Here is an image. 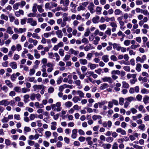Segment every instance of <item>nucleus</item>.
Returning a JSON list of instances; mask_svg holds the SVG:
<instances>
[{
  "instance_id": "4d7b16f0",
  "label": "nucleus",
  "mask_w": 149,
  "mask_h": 149,
  "mask_svg": "<svg viewBox=\"0 0 149 149\" xmlns=\"http://www.w3.org/2000/svg\"><path fill=\"white\" fill-rule=\"evenodd\" d=\"M20 6L19 3H17L13 5V8L15 10H17L19 6Z\"/></svg>"
},
{
  "instance_id": "f257e3e1",
  "label": "nucleus",
  "mask_w": 149,
  "mask_h": 149,
  "mask_svg": "<svg viewBox=\"0 0 149 149\" xmlns=\"http://www.w3.org/2000/svg\"><path fill=\"white\" fill-rule=\"evenodd\" d=\"M89 40L90 41H92L94 45H97L98 44L100 40V38L98 36H94L93 34H92L89 36Z\"/></svg>"
},
{
  "instance_id": "13d9d810",
  "label": "nucleus",
  "mask_w": 149,
  "mask_h": 149,
  "mask_svg": "<svg viewBox=\"0 0 149 149\" xmlns=\"http://www.w3.org/2000/svg\"><path fill=\"white\" fill-rule=\"evenodd\" d=\"M105 33L109 36H110L111 34V29L109 28H108L107 30L105 32Z\"/></svg>"
},
{
  "instance_id": "37998d69",
  "label": "nucleus",
  "mask_w": 149,
  "mask_h": 149,
  "mask_svg": "<svg viewBox=\"0 0 149 149\" xmlns=\"http://www.w3.org/2000/svg\"><path fill=\"white\" fill-rule=\"evenodd\" d=\"M101 118L102 117L100 115H94L92 116V118L94 120H96L97 119H99Z\"/></svg>"
},
{
  "instance_id": "4468645a",
  "label": "nucleus",
  "mask_w": 149,
  "mask_h": 149,
  "mask_svg": "<svg viewBox=\"0 0 149 149\" xmlns=\"http://www.w3.org/2000/svg\"><path fill=\"white\" fill-rule=\"evenodd\" d=\"M113 48L114 49H116L117 51H119L120 50L121 46L119 44L115 43H113Z\"/></svg>"
},
{
  "instance_id": "c85d7f7f",
  "label": "nucleus",
  "mask_w": 149,
  "mask_h": 149,
  "mask_svg": "<svg viewBox=\"0 0 149 149\" xmlns=\"http://www.w3.org/2000/svg\"><path fill=\"white\" fill-rule=\"evenodd\" d=\"M109 87V85L107 84L104 83L103 84L101 85L100 87V89L101 90H104Z\"/></svg>"
},
{
  "instance_id": "c756f323",
  "label": "nucleus",
  "mask_w": 149,
  "mask_h": 149,
  "mask_svg": "<svg viewBox=\"0 0 149 149\" xmlns=\"http://www.w3.org/2000/svg\"><path fill=\"white\" fill-rule=\"evenodd\" d=\"M34 51L35 52L34 54L35 57L37 59L39 58L40 57V56L38 53V51L36 49H34Z\"/></svg>"
},
{
  "instance_id": "72a5a7b5",
  "label": "nucleus",
  "mask_w": 149,
  "mask_h": 149,
  "mask_svg": "<svg viewBox=\"0 0 149 149\" xmlns=\"http://www.w3.org/2000/svg\"><path fill=\"white\" fill-rule=\"evenodd\" d=\"M77 94L79 95V96L81 98H84V94L83 92L80 90H78Z\"/></svg>"
},
{
  "instance_id": "c03bdc74",
  "label": "nucleus",
  "mask_w": 149,
  "mask_h": 149,
  "mask_svg": "<svg viewBox=\"0 0 149 149\" xmlns=\"http://www.w3.org/2000/svg\"><path fill=\"white\" fill-rule=\"evenodd\" d=\"M9 18L10 21L11 22H12L16 19L15 18L14 16L12 15V14H10L9 15Z\"/></svg>"
},
{
  "instance_id": "4c0bfd02",
  "label": "nucleus",
  "mask_w": 149,
  "mask_h": 149,
  "mask_svg": "<svg viewBox=\"0 0 149 149\" xmlns=\"http://www.w3.org/2000/svg\"><path fill=\"white\" fill-rule=\"evenodd\" d=\"M63 78L61 76L59 77L57 79L56 82L57 85H59L62 82Z\"/></svg>"
},
{
  "instance_id": "58836bf2",
  "label": "nucleus",
  "mask_w": 149,
  "mask_h": 149,
  "mask_svg": "<svg viewBox=\"0 0 149 149\" xmlns=\"http://www.w3.org/2000/svg\"><path fill=\"white\" fill-rule=\"evenodd\" d=\"M81 100L78 96H75L72 98V101L74 102H77L78 101H80Z\"/></svg>"
},
{
  "instance_id": "ddd939ff",
  "label": "nucleus",
  "mask_w": 149,
  "mask_h": 149,
  "mask_svg": "<svg viewBox=\"0 0 149 149\" xmlns=\"http://www.w3.org/2000/svg\"><path fill=\"white\" fill-rule=\"evenodd\" d=\"M56 34L59 38H62L63 36V34L61 30H58L56 32Z\"/></svg>"
},
{
  "instance_id": "393cba45",
  "label": "nucleus",
  "mask_w": 149,
  "mask_h": 149,
  "mask_svg": "<svg viewBox=\"0 0 149 149\" xmlns=\"http://www.w3.org/2000/svg\"><path fill=\"white\" fill-rule=\"evenodd\" d=\"M72 103L70 101H68L65 103V107L68 108H70L71 107L72 105Z\"/></svg>"
},
{
  "instance_id": "423d86ee",
  "label": "nucleus",
  "mask_w": 149,
  "mask_h": 149,
  "mask_svg": "<svg viewBox=\"0 0 149 149\" xmlns=\"http://www.w3.org/2000/svg\"><path fill=\"white\" fill-rule=\"evenodd\" d=\"M101 79L103 82H107L109 83L113 82V79L110 77H105L102 78Z\"/></svg>"
},
{
  "instance_id": "338daca9",
  "label": "nucleus",
  "mask_w": 149,
  "mask_h": 149,
  "mask_svg": "<svg viewBox=\"0 0 149 149\" xmlns=\"http://www.w3.org/2000/svg\"><path fill=\"white\" fill-rule=\"evenodd\" d=\"M146 55H143L141 58H140V63H143L144 62V61L146 60Z\"/></svg>"
},
{
  "instance_id": "e2e57ef3",
  "label": "nucleus",
  "mask_w": 149,
  "mask_h": 149,
  "mask_svg": "<svg viewBox=\"0 0 149 149\" xmlns=\"http://www.w3.org/2000/svg\"><path fill=\"white\" fill-rule=\"evenodd\" d=\"M149 99V97L146 95L143 98V101L145 104L148 103V101Z\"/></svg>"
},
{
  "instance_id": "473e14b6",
  "label": "nucleus",
  "mask_w": 149,
  "mask_h": 149,
  "mask_svg": "<svg viewBox=\"0 0 149 149\" xmlns=\"http://www.w3.org/2000/svg\"><path fill=\"white\" fill-rule=\"evenodd\" d=\"M125 100H127V101L129 103L135 100V98L131 96L126 98H125Z\"/></svg>"
},
{
  "instance_id": "6ab92c4d",
  "label": "nucleus",
  "mask_w": 149,
  "mask_h": 149,
  "mask_svg": "<svg viewBox=\"0 0 149 149\" xmlns=\"http://www.w3.org/2000/svg\"><path fill=\"white\" fill-rule=\"evenodd\" d=\"M5 82L6 84L9 88H11L13 87L12 83L10 80H6L5 81Z\"/></svg>"
},
{
  "instance_id": "09e8293b",
  "label": "nucleus",
  "mask_w": 149,
  "mask_h": 149,
  "mask_svg": "<svg viewBox=\"0 0 149 149\" xmlns=\"http://www.w3.org/2000/svg\"><path fill=\"white\" fill-rule=\"evenodd\" d=\"M31 131V128L28 127H24V131L25 134L27 132H30Z\"/></svg>"
},
{
  "instance_id": "f704fd0d",
  "label": "nucleus",
  "mask_w": 149,
  "mask_h": 149,
  "mask_svg": "<svg viewBox=\"0 0 149 149\" xmlns=\"http://www.w3.org/2000/svg\"><path fill=\"white\" fill-rule=\"evenodd\" d=\"M35 77H29L27 79V81L30 82H33L34 83H36L37 82V80H35Z\"/></svg>"
},
{
  "instance_id": "cd10ccee",
  "label": "nucleus",
  "mask_w": 149,
  "mask_h": 149,
  "mask_svg": "<svg viewBox=\"0 0 149 149\" xmlns=\"http://www.w3.org/2000/svg\"><path fill=\"white\" fill-rule=\"evenodd\" d=\"M93 47L91 46V44H89L88 45H86L84 47V50L86 51H88L90 49H92Z\"/></svg>"
},
{
  "instance_id": "ea45409f",
  "label": "nucleus",
  "mask_w": 149,
  "mask_h": 149,
  "mask_svg": "<svg viewBox=\"0 0 149 149\" xmlns=\"http://www.w3.org/2000/svg\"><path fill=\"white\" fill-rule=\"evenodd\" d=\"M113 140V139L112 137L111 136L108 137L106 139V141L108 143H111Z\"/></svg>"
},
{
  "instance_id": "774afa93",
  "label": "nucleus",
  "mask_w": 149,
  "mask_h": 149,
  "mask_svg": "<svg viewBox=\"0 0 149 149\" xmlns=\"http://www.w3.org/2000/svg\"><path fill=\"white\" fill-rule=\"evenodd\" d=\"M81 70L83 73H84L87 70V68L85 66H82L81 67Z\"/></svg>"
},
{
  "instance_id": "39448f33",
  "label": "nucleus",
  "mask_w": 149,
  "mask_h": 149,
  "mask_svg": "<svg viewBox=\"0 0 149 149\" xmlns=\"http://www.w3.org/2000/svg\"><path fill=\"white\" fill-rule=\"evenodd\" d=\"M44 86L43 85H37L35 84L33 85V88L35 91H39L42 88H44Z\"/></svg>"
},
{
  "instance_id": "bf43d9fd",
  "label": "nucleus",
  "mask_w": 149,
  "mask_h": 149,
  "mask_svg": "<svg viewBox=\"0 0 149 149\" xmlns=\"http://www.w3.org/2000/svg\"><path fill=\"white\" fill-rule=\"evenodd\" d=\"M17 77L15 74H12L10 77V79L12 81H15Z\"/></svg>"
},
{
  "instance_id": "f8f14e48",
  "label": "nucleus",
  "mask_w": 149,
  "mask_h": 149,
  "mask_svg": "<svg viewBox=\"0 0 149 149\" xmlns=\"http://www.w3.org/2000/svg\"><path fill=\"white\" fill-rule=\"evenodd\" d=\"M100 17L98 16H96L93 17L92 19V21L94 24L98 23L99 22Z\"/></svg>"
},
{
  "instance_id": "0eeeda50",
  "label": "nucleus",
  "mask_w": 149,
  "mask_h": 149,
  "mask_svg": "<svg viewBox=\"0 0 149 149\" xmlns=\"http://www.w3.org/2000/svg\"><path fill=\"white\" fill-rule=\"evenodd\" d=\"M10 104V102L8 100H3L0 101V105L5 106H8Z\"/></svg>"
},
{
  "instance_id": "a211bd4d",
  "label": "nucleus",
  "mask_w": 149,
  "mask_h": 149,
  "mask_svg": "<svg viewBox=\"0 0 149 149\" xmlns=\"http://www.w3.org/2000/svg\"><path fill=\"white\" fill-rule=\"evenodd\" d=\"M51 129L52 130H55L56 129V126L57 125L56 122H52L51 123Z\"/></svg>"
},
{
  "instance_id": "b1692460",
  "label": "nucleus",
  "mask_w": 149,
  "mask_h": 149,
  "mask_svg": "<svg viewBox=\"0 0 149 149\" xmlns=\"http://www.w3.org/2000/svg\"><path fill=\"white\" fill-rule=\"evenodd\" d=\"M119 24L120 25V28L122 30H123L125 28V26H124L125 23L123 21H121L119 22Z\"/></svg>"
},
{
  "instance_id": "5701e85b",
  "label": "nucleus",
  "mask_w": 149,
  "mask_h": 149,
  "mask_svg": "<svg viewBox=\"0 0 149 149\" xmlns=\"http://www.w3.org/2000/svg\"><path fill=\"white\" fill-rule=\"evenodd\" d=\"M109 56L107 55H104L102 57V59L105 63L108 62L109 61Z\"/></svg>"
},
{
  "instance_id": "6e6d98bb",
  "label": "nucleus",
  "mask_w": 149,
  "mask_h": 149,
  "mask_svg": "<svg viewBox=\"0 0 149 149\" xmlns=\"http://www.w3.org/2000/svg\"><path fill=\"white\" fill-rule=\"evenodd\" d=\"M64 50L62 49H59L58 53L61 56H63L64 55Z\"/></svg>"
},
{
  "instance_id": "5fc2aeb1",
  "label": "nucleus",
  "mask_w": 149,
  "mask_h": 149,
  "mask_svg": "<svg viewBox=\"0 0 149 149\" xmlns=\"http://www.w3.org/2000/svg\"><path fill=\"white\" fill-rule=\"evenodd\" d=\"M1 89L4 92L6 93L8 91V87L6 86H3L1 88Z\"/></svg>"
},
{
  "instance_id": "2f4dec72",
  "label": "nucleus",
  "mask_w": 149,
  "mask_h": 149,
  "mask_svg": "<svg viewBox=\"0 0 149 149\" xmlns=\"http://www.w3.org/2000/svg\"><path fill=\"white\" fill-rule=\"evenodd\" d=\"M105 21L107 22H109V21H114L115 20V18L114 17H112L111 18H109L108 17H105Z\"/></svg>"
},
{
  "instance_id": "a19ab883",
  "label": "nucleus",
  "mask_w": 149,
  "mask_h": 149,
  "mask_svg": "<svg viewBox=\"0 0 149 149\" xmlns=\"http://www.w3.org/2000/svg\"><path fill=\"white\" fill-rule=\"evenodd\" d=\"M107 27V25L106 24H103L100 25L99 26V28L101 30H104Z\"/></svg>"
},
{
  "instance_id": "9b49d317",
  "label": "nucleus",
  "mask_w": 149,
  "mask_h": 149,
  "mask_svg": "<svg viewBox=\"0 0 149 149\" xmlns=\"http://www.w3.org/2000/svg\"><path fill=\"white\" fill-rule=\"evenodd\" d=\"M55 104L56 107H57L56 111L58 112L60 111L62 109V107H61V103L60 102H58Z\"/></svg>"
},
{
  "instance_id": "9d476101",
  "label": "nucleus",
  "mask_w": 149,
  "mask_h": 149,
  "mask_svg": "<svg viewBox=\"0 0 149 149\" xmlns=\"http://www.w3.org/2000/svg\"><path fill=\"white\" fill-rule=\"evenodd\" d=\"M77 130L74 129L72 131V134H71V138L73 139H75L76 138L77 136Z\"/></svg>"
},
{
  "instance_id": "49530a36",
  "label": "nucleus",
  "mask_w": 149,
  "mask_h": 149,
  "mask_svg": "<svg viewBox=\"0 0 149 149\" xmlns=\"http://www.w3.org/2000/svg\"><path fill=\"white\" fill-rule=\"evenodd\" d=\"M30 91V89L26 88H22V92L23 93H26L27 92H29Z\"/></svg>"
},
{
  "instance_id": "f3484780",
  "label": "nucleus",
  "mask_w": 149,
  "mask_h": 149,
  "mask_svg": "<svg viewBox=\"0 0 149 149\" xmlns=\"http://www.w3.org/2000/svg\"><path fill=\"white\" fill-rule=\"evenodd\" d=\"M116 131L118 133H120L122 135H124L126 134L125 131V130L122 129L121 128H118L117 129H116Z\"/></svg>"
},
{
  "instance_id": "864d4df0",
  "label": "nucleus",
  "mask_w": 149,
  "mask_h": 149,
  "mask_svg": "<svg viewBox=\"0 0 149 149\" xmlns=\"http://www.w3.org/2000/svg\"><path fill=\"white\" fill-rule=\"evenodd\" d=\"M110 58L111 60L113 61H118V58L116 56L114 55H112L110 57Z\"/></svg>"
},
{
  "instance_id": "412c9836",
  "label": "nucleus",
  "mask_w": 149,
  "mask_h": 149,
  "mask_svg": "<svg viewBox=\"0 0 149 149\" xmlns=\"http://www.w3.org/2000/svg\"><path fill=\"white\" fill-rule=\"evenodd\" d=\"M30 96L28 94H26L24 96V101L25 103H26L29 101Z\"/></svg>"
},
{
  "instance_id": "8fccbe9b",
  "label": "nucleus",
  "mask_w": 149,
  "mask_h": 149,
  "mask_svg": "<svg viewBox=\"0 0 149 149\" xmlns=\"http://www.w3.org/2000/svg\"><path fill=\"white\" fill-rule=\"evenodd\" d=\"M19 36L17 33H15L12 35L11 38L13 40H16L18 39Z\"/></svg>"
},
{
  "instance_id": "3c124183",
  "label": "nucleus",
  "mask_w": 149,
  "mask_h": 149,
  "mask_svg": "<svg viewBox=\"0 0 149 149\" xmlns=\"http://www.w3.org/2000/svg\"><path fill=\"white\" fill-rule=\"evenodd\" d=\"M122 11L119 9H116L114 11V13L116 15H118L122 13Z\"/></svg>"
},
{
  "instance_id": "de8ad7c7",
  "label": "nucleus",
  "mask_w": 149,
  "mask_h": 149,
  "mask_svg": "<svg viewBox=\"0 0 149 149\" xmlns=\"http://www.w3.org/2000/svg\"><path fill=\"white\" fill-rule=\"evenodd\" d=\"M37 8L38 11L40 13H42L44 11V9L42 8V6L41 5L38 6Z\"/></svg>"
},
{
  "instance_id": "7c9ffc66",
  "label": "nucleus",
  "mask_w": 149,
  "mask_h": 149,
  "mask_svg": "<svg viewBox=\"0 0 149 149\" xmlns=\"http://www.w3.org/2000/svg\"><path fill=\"white\" fill-rule=\"evenodd\" d=\"M45 7L46 10H51L52 8V6H50V3H47L45 5Z\"/></svg>"
},
{
  "instance_id": "bb28decb",
  "label": "nucleus",
  "mask_w": 149,
  "mask_h": 149,
  "mask_svg": "<svg viewBox=\"0 0 149 149\" xmlns=\"http://www.w3.org/2000/svg\"><path fill=\"white\" fill-rule=\"evenodd\" d=\"M10 65L13 69H16L17 68V65L15 62H13L10 63Z\"/></svg>"
},
{
  "instance_id": "a878e982",
  "label": "nucleus",
  "mask_w": 149,
  "mask_h": 149,
  "mask_svg": "<svg viewBox=\"0 0 149 149\" xmlns=\"http://www.w3.org/2000/svg\"><path fill=\"white\" fill-rule=\"evenodd\" d=\"M121 86V84L119 83H117L115 85V87L114 88V90L116 91H119L120 90L119 87Z\"/></svg>"
},
{
  "instance_id": "aec40b11",
  "label": "nucleus",
  "mask_w": 149,
  "mask_h": 149,
  "mask_svg": "<svg viewBox=\"0 0 149 149\" xmlns=\"http://www.w3.org/2000/svg\"><path fill=\"white\" fill-rule=\"evenodd\" d=\"M79 61L80 63L82 65H86L88 63L87 60L85 59H80L79 60Z\"/></svg>"
},
{
  "instance_id": "603ef678",
  "label": "nucleus",
  "mask_w": 149,
  "mask_h": 149,
  "mask_svg": "<svg viewBox=\"0 0 149 149\" xmlns=\"http://www.w3.org/2000/svg\"><path fill=\"white\" fill-rule=\"evenodd\" d=\"M52 34V32L45 33H44L43 35L45 38H48L51 36Z\"/></svg>"
},
{
  "instance_id": "0e129e2a",
  "label": "nucleus",
  "mask_w": 149,
  "mask_h": 149,
  "mask_svg": "<svg viewBox=\"0 0 149 149\" xmlns=\"http://www.w3.org/2000/svg\"><path fill=\"white\" fill-rule=\"evenodd\" d=\"M84 25L81 24L78 27V29L79 31H84V28L83 27Z\"/></svg>"
},
{
  "instance_id": "69168bd1",
  "label": "nucleus",
  "mask_w": 149,
  "mask_h": 149,
  "mask_svg": "<svg viewBox=\"0 0 149 149\" xmlns=\"http://www.w3.org/2000/svg\"><path fill=\"white\" fill-rule=\"evenodd\" d=\"M32 37L35 38L39 39L40 38V36L38 35V34L36 33H33L32 35Z\"/></svg>"
},
{
  "instance_id": "2eb2a0df",
  "label": "nucleus",
  "mask_w": 149,
  "mask_h": 149,
  "mask_svg": "<svg viewBox=\"0 0 149 149\" xmlns=\"http://www.w3.org/2000/svg\"><path fill=\"white\" fill-rule=\"evenodd\" d=\"M88 67L90 68L91 70H94L97 67L96 65L95 64L89 63L88 65Z\"/></svg>"
},
{
  "instance_id": "4be33fe9",
  "label": "nucleus",
  "mask_w": 149,
  "mask_h": 149,
  "mask_svg": "<svg viewBox=\"0 0 149 149\" xmlns=\"http://www.w3.org/2000/svg\"><path fill=\"white\" fill-rule=\"evenodd\" d=\"M68 14L67 13H65L63 14V22H66L69 20L68 18Z\"/></svg>"
},
{
  "instance_id": "6e6552de",
  "label": "nucleus",
  "mask_w": 149,
  "mask_h": 149,
  "mask_svg": "<svg viewBox=\"0 0 149 149\" xmlns=\"http://www.w3.org/2000/svg\"><path fill=\"white\" fill-rule=\"evenodd\" d=\"M101 146L104 149H110L111 146V145L109 143H103Z\"/></svg>"
},
{
  "instance_id": "20e7f679",
  "label": "nucleus",
  "mask_w": 149,
  "mask_h": 149,
  "mask_svg": "<svg viewBox=\"0 0 149 149\" xmlns=\"http://www.w3.org/2000/svg\"><path fill=\"white\" fill-rule=\"evenodd\" d=\"M95 5L93 2H91L89 3V5L88 7V10L90 11L91 14H93L95 12L94 8Z\"/></svg>"
},
{
  "instance_id": "1a4fd4ad",
  "label": "nucleus",
  "mask_w": 149,
  "mask_h": 149,
  "mask_svg": "<svg viewBox=\"0 0 149 149\" xmlns=\"http://www.w3.org/2000/svg\"><path fill=\"white\" fill-rule=\"evenodd\" d=\"M79 52L78 51L75 50L72 48H70L68 52V53L70 54H73L75 56H77Z\"/></svg>"
},
{
  "instance_id": "e433bc0d",
  "label": "nucleus",
  "mask_w": 149,
  "mask_h": 149,
  "mask_svg": "<svg viewBox=\"0 0 149 149\" xmlns=\"http://www.w3.org/2000/svg\"><path fill=\"white\" fill-rule=\"evenodd\" d=\"M37 3H35L33 5L32 7V11L34 13H36L37 11Z\"/></svg>"
},
{
  "instance_id": "7ed1b4c3",
  "label": "nucleus",
  "mask_w": 149,
  "mask_h": 149,
  "mask_svg": "<svg viewBox=\"0 0 149 149\" xmlns=\"http://www.w3.org/2000/svg\"><path fill=\"white\" fill-rule=\"evenodd\" d=\"M27 23L29 24L31 26H34L37 25V22L33 18L31 17L28 18L27 19Z\"/></svg>"
},
{
  "instance_id": "a18cd8bd",
  "label": "nucleus",
  "mask_w": 149,
  "mask_h": 149,
  "mask_svg": "<svg viewBox=\"0 0 149 149\" xmlns=\"http://www.w3.org/2000/svg\"><path fill=\"white\" fill-rule=\"evenodd\" d=\"M36 15L37 14L36 13H30L27 15V16L28 17L31 18V17H35L36 16Z\"/></svg>"
},
{
  "instance_id": "dca6fc26",
  "label": "nucleus",
  "mask_w": 149,
  "mask_h": 149,
  "mask_svg": "<svg viewBox=\"0 0 149 149\" xmlns=\"http://www.w3.org/2000/svg\"><path fill=\"white\" fill-rule=\"evenodd\" d=\"M6 32L9 34H13L14 33L12 28L10 26H8L6 29Z\"/></svg>"
},
{
  "instance_id": "f03ea898",
  "label": "nucleus",
  "mask_w": 149,
  "mask_h": 149,
  "mask_svg": "<svg viewBox=\"0 0 149 149\" xmlns=\"http://www.w3.org/2000/svg\"><path fill=\"white\" fill-rule=\"evenodd\" d=\"M88 4V2L87 1L84 2L80 3L79 6L77 8V11L79 12L81 10H84L86 9V7Z\"/></svg>"
},
{
  "instance_id": "052dcab7",
  "label": "nucleus",
  "mask_w": 149,
  "mask_h": 149,
  "mask_svg": "<svg viewBox=\"0 0 149 149\" xmlns=\"http://www.w3.org/2000/svg\"><path fill=\"white\" fill-rule=\"evenodd\" d=\"M65 88H66L65 84H64L60 86L58 88V90L62 92L63 89Z\"/></svg>"
},
{
  "instance_id": "680f3d73",
  "label": "nucleus",
  "mask_w": 149,
  "mask_h": 149,
  "mask_svg": "<svg viewBox=\"0 0 149 149\" xmlns=\"http://www.w3.org/2000/svg\"><path fill=\"white\" fill-rule=\"evenodd\" d=\"M112 149H118V144L116 142L113 143L112 146Z\"/></svg>"
},
{
  "instance_id": "79ce46f5",
  "label": "nucleus",
  "mask_w": 149,
  "mask_h": 149,
  "mask_svg": "<svg viewBox=\"0 0 149 149\" xmlns=\"http://www.w3.org/2000/svg\"><path fill=\"white\" fill-rule=\"evenodd\" d=\"M123 86L125 88H128L129 87V84L125 81H123L122 82Z\"/></svg>"
},
{
  "instance_id": "c9c22d12",
  "label": "nucleus",
  "mask_w": 149,
  "mask_h": 149,
  "mask_svg": "<svg viewBox=\"0 0 149 149\" xmlns=\"http://www.w3.org/2000/svg\"><path fill=\"white\" fill-rule=\"evenodd\" d=\"M0 18L1 19H4L6 21H7L8 19V17L7 16L4 14H2L1 15Z\"/></svg>"
}]
</instances>
